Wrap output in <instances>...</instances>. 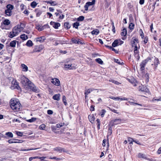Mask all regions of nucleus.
Here are the masks:
<instances>
[{"label":"nucleus","instance_id":"3","mask_svg":"<svg viewBox=\"0 0 161 161\" xmlns=\"http://www.w3.org/2000/svg\"><path fill=\"white\" fill-rule=\"evenodd\" d=\"M155 59L154 60V64H152L151 65L153 66V69L154 71H156L158 65L160 64V62L159 61L158 59L155 57Z\"/></svg>","mask_w":161,"mask_h":161},{"label":"nucleus","instance_id":"46","mask_svg":"<svg viewBox=\"0 0 161 161\" xmlns=\"http://www.w3.org/2000/svg\"><path fill=\"white\" fill-rule=\"evenodd\" d=\"M134 24L132 23H130L129 25V28L131 30H133L134 29Z\"/></svg>","mask_w":161,"mask_h":161},{"label":"nucleus","instance_id":"18","mask_svg":"<svg viewBox=\"0 0 161 161\" xmlns=\"http://www.w3.org/2000/svg\"><path fill=\"white\" fill-rule=\"evenodd\" d=\"M138 157L139 158H143L147 159V156L146 155L142 153H139L138 154Z\"/></svg>","mask_w":161,"mask_h":161},{"label":"nucleus","instance_id":"56","mask_svg":"<svg viewBox=\"0 0 161 161\" xmlns=\"http://www.w3.org/2000/svg\"><path fill=\"white\" fill-rule=\"evenodd\" d=\"M114 62L117 63L118 64H122L120 62V60L119 59H114Z\"/></svg>","mask_w":161,"mask_h":161},{"label":"nucleus","instance_id":"25","mask_svg":"<svg viewBox=\"0 0 161 161\" xmlns=\"http://www.w3.org/2000/svg\"><path fill=\"white\" fill-rule=\"evenodd\" d=\"M64 67L65 68H67L70 69H73V67L72 66L71 64H68L66 63L64 64Z\"/></svg>","mask_w":161,"mask_h":161},{"label":"nucleus","instance_id":"39","mask_svg":"<svg viewBox=\"0 0 161 161\" xmlns=\"http://www.w3.org/2000/svg\"><path fill=\"white\" fill-rule=\"evenodd\" d=\"M26 45L28 47H31L33 45V43L31 40H28L26 42Z\"/></svg>","mask_w":161,"mask_h":161},{"label":"nucleus","instance_id":"14","mask_svg":"<svg viewBox=\"0 0 161 161\" xmlns=\"http://www.w3.org/2000/svg\"><path fill=\"white\" fill-rule=\"evenodd\" d=\"M139 41L137 38L134 39L131 42L132 46L133 47L137 45V43Z\"/></svg>","mask_w":161,"mask_h":161},{"label":"nucleus","instance_id":"35","mask_svg":"<svg viewBox=\"0 0 161 161\" xmlns=\"http://www.w3.org/2000/svg\"><path fill=\"white\" fill-rule=\"evenodd\" d=\"M54 150L58 152H62V147H55L54 148Z\"/></svg>","mask_w":161,"mask_h":161},{"label":"nucleus","instance_id":"37","mask_svg":"<svg viewBox=\"0 0 161 161\" xmlns=\"http://www.w3.org/2000/svg\"><path fill=\"white\" fill-rule=\"evenodd\" d=\"M10 23V21L8 19H5L4 20L3 24L4 25H8Z\"/></svg>","mask_w":161,"mask_h":161},{"label":"nucleus","instance_id":"13","mask_svg":"<svg viewBox=\"0 0 161 161\" xmlns=\"http://www.w3.org/2000/svg\"><path fill=\"white\" fill-rule=\"evenodd\" d=\"M60 94H55L53 97V98L55 100H60Z\"/></svg>","mask_w":161,"mask_h":161},{"label":"nucleus","instance_id":"2","mask_svg":"<svg viewBox=\"0 0 161 161\" xmlns=\"http://www.w3.org/2000/svg\"><path fill=\"white\" fill-rule=\"evenodd\" d=\"M24 28L21 27L20 25H18L15 26L13 30L14 33L16 34V35H17Z\"/></svg>","mask_w":161,"mask_h":161},{"label":"nucleus","instance_id":"11","mask_svg":"<svg viewBox=\"0 0 161 161\" xmlns=\"http://www.w3.org/2000/svg\"><path fill=\"white\" fill-rule=\"evenodd\" d=\"M139 89L141 91L145 92H147L149 91L148 89L146 87L144 86H139Z\"/></svg>","mask_w":161,"mask_h":161},{"label":"nucleus","instance_id":"33","mask_svg":"<svg viewBox=\"0 0 161 161\" xmlns=\"http://www.w3.org/2000/svg\"><path fill=\"white\" fill-rule=\"evenodd\" d=\"M88 118L90 122L91 123H92L94 121V120L95 119V118L94 117V116L92 115H89Z\"/></svg>","mask_w":161,"mask_h":161},{"label":"nucleus","instance_id":"53","mask_svg":"<svg viewBox=\"0 0 161 161\" xmlns=\"http://www.w3.org/2000/svg\"><path fill=\"white\" fill-rule=\"evenodd\" d=\"M140 35L141 37H142V38H143L144 37V33L143 32L142 30V29L140 30Z\"/></svg>","mask_w":161,"mask_h":161},{"label":"nucleus","instance_id":"27","mask_svg":"<svg viewBox=\"0 0 161 161\" xmlns=\"http://www.w3.org/2000/svg\"><path fill=\"white\" fill-rule=\"evenodd\" d=\"M17 35L16 34L14 33L13 30L12 32H10L8 35V37L9 38H12Z\"/></svg>","mask_w":161,"mask_h":161},{"label":"nucleus","instance_id":"20","mask_svg":"<svg viewBox=\"0 0 161 161\" xmlns=\"http://www.w3.org/2000/svg\"><path fill=\"white\" fill-rule=\"evenodd\" d=\"M46 3L47 4H50L52 6H55L58 4V3L55 1H46Z\"/></svg>","mask_w":161,"mask_h":161},{"label":"nucleus","instance_id":"32","mask_svg":"<svg viewBox=\"0 0 161 161\" xmlns=\"http://www.w3.org/2000/svg\"><path fill=\"white\" fill-rule=\"evenodd\" d=\"M16 44V41L14 40L10 42L9 43V45L10 46L12 47H15Z\"/></svg>","mask_w":161,"mask_h":161},{"label":"nucleus","instance_id":"58","mask_svg":"<svg viewBox=\"0 0 161 161\" xmlns=\"http://www.w3.org/2000/svg\"><path fill=\"white\" fill-rule=\"evenodd\" d=\"M16 134L19 136H22V135H23V134H22V133H21V132L19 131H16Z\"/></svg>","mask_w":161,"mask_h":161},{"label":"nucleus","instance_id":"23","mask_svg":"<svg viewBox=\"0 0 161 161\" xmlns=\"http://www.w3.org/2000/svg\"><path fill=\"white\" fill-rule=\"evenodd\" d=\"M119 42L118 40H116L112 43V46L114 47H115L118 45H119Z\"/></svg>","mask_w":161,"mask_h":161},{"label":"nucleus","instance_id":"22","mask_svg":"<svg viewBox=\"0 0 161 161\" xmlns=\"http://www.w3.org/2000/svg\"><path fill=\"white\" fill-rule=\"evenodd\" d=\"M64 28L67 29H69L71 27V25L68 22H65L64 23Z\"/></svg>","mask_w":161,"mask_h":161},{"label":"nucleus","instance_id":"24","mask_svg":"<svg viewBox=\"0 0 161 161\" xmlns=\"http://www.w3.org/2000/svg\"><path fill=\"white\" fill-rule=\"evenodd\" d=\"M97 90V89H86L85 90V94L88 95L93 90Z\"/></svg>","mask_w":161,"mask_h":161},{"label":"nucleus","instance_id":"51","mask_svg":"<svg viewBox=\"0 0 161 161\" xmlns=\"http://www.w3.org/2000/svg\"><path fill=\"white\" fill-rule=\"evenodd\" d=\"M62 101L64 105H66L67 104V103L66 102V97L64 95L63 96Z\"/></svg>","mask_w":161,"mask_h":161},{"label":"nucleus","instance_id":"41","mask_svg":"<svg viewBox=\"0 0 161 161\" xmlns=\"http://www.w3.org/2000/svg\"><path fill=\"white\" fill-rule=\"evenodd\" d=\"M27 85L28 86L30 89H31L34 86H35L34 84L32 83L30 81V82H29V83L27 84Z\"/></svg>","mask_w":161,"mask_h":161},{"label":"nucleus","instance_id":"31","mask_svg":"<svg viewBox=\"0 0 161 161\" xmlns=\"http://www.w3.org/2000/svg\"><path fill=\"white\" fill-rule=\"evenodd\" d=\"M121 36H126L127 34L126 30L125 28H124L122 30V31L121 32Z\"/></svg>","mask_w":161,"mask_h":161},{"label":"nucleus","instance_id":"44","mask_svg":"<svg viewBox=\"0 0 161 161\" xmlns=\"http://www.w3.org/2000/svg\"><path fill=\"white\" fill-rule=\"evenodd\" d=\"M36 119V118H32L31 119L27 120V121L30 123H32L35 121Z\"/></svg>","mask_w":161,"mask_h":161},{"label":"nucleus","instance_id":"15","mask_svg":"<svg viewBox=\"0 0 161 161\" xmlns=\"http://www.w3.org/2000/svg\"><path fill=\"white\" fill-rule=\"evenodd\" d=\"M35 12L36 14V15L37 17H39L42 12L41 10H39L37 8H36L35 9Z\"/></svg>","mask_w":161,"mask_h":161},{"label":"nucleus","instance_id":"57","mask_svg":"<svg viewBox=\"0 0 161 161\" xmlns=\"http://www.w3.org/2000/svg\"><path fill=\"white\" fill-rule=\"evenodd\" d=\"M62 42L61 40H58L56 41L55 42L54 45L55 46L58 45L59 43H61Z\"/></svg>","mask_w":161,"mask_h":161},{"label":"nucleus","instance_id":"40","mask_svg":"<svg viewBox=\"0 0 161 161\" xmlns=\"http://www.w3.org/2000/svg\"><path fill=\"white\" fill-rule=\"evenodd\" d=\"M5 135L7 136L8 137L12 138L13 137V135L11 132H8L6 133Z\"/></svg>","mask_w":161,"mask_h":161},{"label":"nucleus","instance_id":"10","mask_svg":"<svg viewBox=\"0 0 161 161\" xmlns=\"http://www.w3.org/2000/svg\"><path fill=\"white\" fill-rule=\"evenodd\" d=\"M30 80L29 79L25 77H22V84H24L25 86L27 85V84L30 82Z\"/></svg>","mask_w":161,"mask_h":161},{"label":"nucleus","instance_id":"21","mask_svg":"<svg viewBox=\"0 0 161 161\" xmlns=\"http://www.w3.org/2000/svg\"><path fill=\"white\" fill-rule=\"evenodd\" d=\"M5 14L7 16H10L12 14V11L9 9H6L5 10Z\"/></svg>","mask_w":161,"mask_h":161},{"label":"nucleus","instance_id":"4","mask_svg":"<svg viewBox=\"0 0 161 161\" xmlns=\"http://www.w3.org/2000/svg\"><path fill=\"white\" fill-rule=\"evenodd\" d=\"M121 122V119H112L110 123H112L111 126H113L114 125L119 124Z\"/></svg>","mask_w":161,"mask_h":161},{"label":"nucleus","instance_id":"52","mask_svg":"<svg viewBox=\"0 0 161 161\" xmlns=\"http://www.w3.org/2000/svg\"><path fill=\"white\" fill-rule=\"evenodd\" d=\"M97 122V128L98 130H99L100 128V121L99 119H97L96 120Z\"/></svg>","mask_w":161,"mask_h":161},{"label":"nucleus","instance_id":"34","mask_svg":"<svg viewBox=\"0 0 161 161\" xmlns=\"http://www.w3.org/2000/svg\"><path fill=\"white\" fill-rule=\"evenodd\" d=\"M80 25L79 23L78 22H76L74 23L73 24V27L76 29L78 28V27Z\"/></svg>","mask_w":161,"mask_h":161},{"label":"nucleus","instance_id":"64","mask_svg":"<svg viewBox=\"0 0 161 161\" xmlns=\"http://www.w3.org/2000/svg\"><path fill=\"white\" fill-rule=\"evenodd\" d=\"M47 113L49 114H53V111L50 110H49L47 111Z\"/></svg>","mask_w":161,"mask_h":161},{"label":"nucleus","instance_id":"1","mask_svg":"<svg viewBox=\"0 0 161 161\" xmlns=\"http://www.w3.org/2000/svg\"><path fill=\"white\" fill-rule=\"evenodd\" d=\"M10 107L14 112H19L20 111L21 105L19 101L12 99L9 102Z\"/></svg>","mask_w":161,"mask_h":161},{"label":"nucleus","instance_id":"45","mask_svg":"<svg viewBox=\"0 0 161 161\" xmlns=\"http://www.w3.org/2000/svg\"><path fill=\"white\" fill-rule=\"evenodd\" d=\"M85 19L84 16H80L77 18V20L78 21H82Z\"/></svg>","mask_w":161,"mask_h":161},{"label":"nucleus","instance_id":"62","mask_svg":"<svg viewBox=\"0 0 161 161\" xmlns=\"http://www.w3.org/2000/svg\"><path fill=\"white\" fill-rule=\"evenodd\" d=\"M72 42L73 43L77 44V43H78V42H77V40H75L74 38H72Z\"/></svg>","mask_w":161,"mask_h":161},{"label":"nucleus","instance_id":"43","mask_svg":"<svg viewBox=\"0 0 161 161\" xmlns=\"http://www.w3.org/2000/svg\"><path fill=\"white\" fill-rule=\"evenodd\" d=\"M96 61L100 64H103V61L100 58H98L96 59Z\"/></svg>","mask_w":161,"mask_h":161},{"label":"nucleus","instance_id":"28","mask_svg":"<svg viewBox=\"0 0 161 161\" xmlns=\"http://www.w3.org/2000/svg\"><path fill=\"white\" fill-rule=\"evenodd\" d=\"M33 92L36 93H38L39 92V89L36 87L35 86H34L33 87L30 89Z\"/></svg>","mask_w":161,"mask_h":161},{"label":"nucleus","instance_id":"60","mask_svg":"<svg viewBox=\"0 0 161 161\" xmlns=\"http://www.w3.org/2000/svg\"><path fill=\"white\" fill-rule=\"evenodd\" d=\"M111 99L114 100H119V99H120V98L119 97H111L110 98Z\"/></svg>","mask_w":161,"mask_h":161},{"label":"nucleus","instance_id":"26","mask_svg":"<svg viewBox=\"0 0 161 161\" xmlns=\"http://www.w3.org/2000/svg\"><path fill=\"white\" fill-rule=\"evenodd\" d=\"M99 33V31L98 29H95L92 30L91 31V33L92 35H98Z\"/></svg>","mask_w":161,"mask_h":161},{"label":"nucleus","instance_id":"5","mask_svg":"<svg viewBox=\"0 0 161 161\" xmlns=\"http://www.w3.org/2000/svg\"><path fill=\"white\" fill-rule=\"evenodd\" d=\"M95 0H92V2H88L86 3L84 6L85 10L87 11L88 9V6H92L95 4Z\"/></svg>","mask_w":161,"mask_h":161},{"label":"nucleus","instance_id":"17","mask_svg":"<svg viewBox=\"0 0 161 161\" xmlns=\"http://www.w3.org/2000/svg\"><path fill=\"white\" fill-rule=\"evenodd\" d=\"M19 141L17 139H10L8 140V141L9 143H17L19 142L16 141Z\"/></svg>","mask_w":161,"mask_h":161},{"label":"nucleus","instance_id":"50","mask_svg":"<svg viewBox=\"0 0 161 161\" xmlns=\"http://www.w3.org/2000/svg\"><path fill=\"white\" fill-rule=\"evenodd\" d=\"M153 58V57H148L144 61L147 64L149 61L151 60Z\"/></svg>","mask_w":161,"mask_h":161},{"label":"nucleus","instance_id":"19","mask_svg":"<svg viewBox=\"0 0 161 161\" xmlns=\"http://www.w3.org/2000/svg\"><path fill=\"white\" fill-rule=\"evenodd\" d=\"M20 38L23 40L25 41L28 39V36L27 35L23 34L20 35Z\"/></svg>","mask_w":161,"mask_h":161},{"label":"nucleus","instance_id":"9","mask_svg":"<svg viewBox=\"0 0 161 161\" xmlns=\"http://www.w3.org/2000/svg\"><path fill=\"white\" fill-rule=\"evenodd\" d=\"M36 42H43L46 40V37L44 36H42L40 37H37L36 38Z\"/></svg>","mask_w":161,"mask_h":161},{"label":"nucleus","instance_id":"47","mask_svg":"<svg viewBox=\"0 0 161 161\" xmlns=\"http://www.w3.org/2000/svg\"><path fill=\"white\" fill-rule=\"evenodd\" d=\"M106 112V111L104 109H102L100 113L101 116L103 117L104 116L105 113Z\"/></svg>","mask_w":161,"mask_h":161},{"label":"nucleus","instance_id":"42","mask_svg":"<svg viewBox=\"0 0 161 161\" xmlns=\"http://www.w3.org/2000/svg\"><path fill=\"white\" fill-rule=\"evenodd\" d=\"M7 9H9L12 10L14 8V6L11 4H8L7 5Z\"/></svg>","mask_w":161,"mask_h":161},{"label":"nucleus","instance_id":"38","mask_svg":"<svg viewBox=\"0 0 161 161\" xmlns=\"http://www.w3.org/2000/svg\"><path fill=\"white\" fill-rule=\"evenodd\" d=\"M37 4V3L35 1L32 2L31 4V6L32 8H35Z\"/></svg>","mask_w":161,"mask_h":161},{"label":"nucleus","instance_id":"29","mask_svg":"<svg viewBox=\"0 0 161 161\" xmlns=\"http://www.w3.org/2000/svg\"><path fill=\"white\" fill-rule=\"evenodd\" d=\"M21 67L23 68V70L24 71H27L28 69V67L24 64H21Z\"/></svg>","mask_w":161,"mask_h":161},{"label":"nucleus","instance_id":"59","mask_svg":"<svg viewBox=\"0 0 161 161\" xmlns=\"http://www.w3.org/2000/svg\"><path fill=\"white\" fill-rule=\"evenodd\" d=\"M37 29L39 31H41L43 30V28L40 25H38L37 26Z\"/></svg>","mask_w":161,"mask_h":161},{"label":"nucleus","instance_id":"7","mask_svg":"<svg viewBox=\"0 0 161 161\" xmlns=\"http://www.w3.org/2000/svg\"><path fill=\"white\" fill-rule=\"evenodd\" d=\"M51 82L54 85L56 86H59L60 85V81L57 78L52 79Z\"/></svg>","mask_w":161,"mask_h":161},{"label":"nucleus","instance_id":"16","mask_svg":"<svg viewBox=\"0 0 161 161\" xmlns=\"http://www.w3.org/2000/svg\"><path fill=\"white\" fill-rule=\"evenodd\" d=\"M146 64L147 63L144 61H143L142 63L140 65V69L141 70H143L144 69V68Z\"/></svg>","mask_w":161,"mask_h":161},{"label":"nucleus","instance_id":"49","mask_svg":"<svg viewBox=\"0 0 161 161\" xmlns=\"http://www.w3.org/2000/svg\"><path fill=\"white\" fill-rule=\"evenodd\" d=\"M153 58V57H148L144 61L147 64L149 61L151 60Z\"/></svg>","mask_w":161,"mask_h":161},{"label":"nucleus","instance_id":"63","mask_svg":"<svg viewBox=\"0 0 161 161\" xmlns=\"http://www.w3.org/2000/svg\"><path fill=\"white\" fill-rule=\"evenodd\" d=\"M144 77H145L148 80V79L149 78V74L148 73H146L144 75Z\"/></svg>","mask_w":161,"mask_h":161},{"label":"nucleus","instance_id":"61","mask_svg":"<svg viewBox=\"0 0 161 161\" xmlns=\"http://www.w3.org/2000/svg\"><path fill=\"white\" fill-rule=\"evenodd\" d=\"M38 157H31L29 158V160L30 161H31L33 159H36V158H38Z\"/></svg>","mask_w":161,"mask_h":161},{"label":"nucleus","instance_id":"12","mask_svg":"<svg viewBox=\"0 0 161 161\" xmlns=\"http://www.w3.org/2000/svg\"><path fill=\"white\" fill-rule=\"evenodd\" d=\"M12 84L14 85V87L15 88H17L19 90L20 89L18 82L16 80L13 81L12 82Z\"/></svg>","mask_w":161,"mask_h":161},{"label":"nucleus","instance_id":"6","mask_svg":"<svg viewBox=\"0 0 161 161\" xmlns=\"http://www.w3.org/2000/svg\"><path fill=\"white\" fill-rule=\"evenodd\" d=\"M44 48L43 45H41L39 46H36L34 48V51L35 52H41Z\"/></svg>","mask_w":161,"mask_h":161},{"label":"nucleus","instance_id":"30","mask_svg":"<svg viewBox=\"0 0 161 161\" xmlns=\"http://www.w3.org/2000/svg\"><path fill=\"white\" fill-rule=\"evenodd\" d=\"M128 141L129 142L130 144H133V142H134V140L133 138L131 137H128Z\"/></svg>","mask_w":161,"mask_h":161},{"label":"nucleus","instance_id":"54","mask_svg":"<svg viewBox=\"0 0 161 161\" xmlns=\"http://www.w3.org/2000/svg\"><path fill=\"white\" fill-rule=\"evenodd\" d=\"M129 103H130V104L131 105H135L136 104V105H140V106H142V104H138V103H135V102H133L129 101Z\"/></svg>","mask_w":161,"mask_h":161},{"label":"nucleus","instance_id":"55","mask_svg":"<svg viewBox=\"0 0 161 161\" xmlns=\"http://www.w3.org/2000/svg\"><path fill=\"white\" fill-rule=\"evenodd\" d=\"M38 159H40L41 161H46V160H45L44 159L45 158H46V157H38Z\"/></svg>","mask_w":161,"mask_h":161},{"label":"nucleus","instance_id":"48","mask_svg":"<svg viewBox=\"0 0 161 161\" xmlns=\"http://www.w3.org/2000/svg\"><path fill=\"white\" fill-rule=\"evenodd\" d=\"M46 128V125L44 124H42L39 127L40 129L41 130H44Z\"/></svg>","mask_w":161,"mask_h":161},{"label":"nucleus","instance_id":"8","mask_svg":"<svg viewBox=\"0 0 161 161\" xmlns=\"http://www.w3.org/2000/svg\"><path fill=\"white\" fill-rule=\"evenodd\" d=\"M50 24L55 29H58V27L60 26V24L59 23H56L53 21H51Z\"/></svg>","mask_w":161,"mask_h":161},{"label":"nucleus","instance_id":"36","mask_svg":"<svg viewBox=\"0 0 161 161\" xmlns=\"http://www.w3.org/2000/svg\"><path fill=\"white\" fill-rule=\"evenodd\" d=\"M109 81L110 82H111L112 83L117 85H119L120 84V83L118 81H117L116 80H114L112 79H110L109 80Z\"/></svg>","mask_w":161,"mask_h":161}]
</instances>
